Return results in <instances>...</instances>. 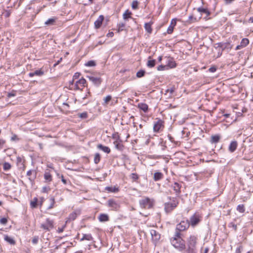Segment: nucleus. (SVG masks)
<instances>
[{
    "mask_svg": "<svg viewBox=\"0 0 253 253\" xmlns=\"http://www.w3.org/2000/svg\"><path fill=\"white\" fill-rule=\"evenodd\" d=\"M98 220L100 222H106L109 220V217L107 214L101 213L98 216Z\"/></svg>",
    "mask_w": 253,
    "mask_h": 253,
    "instance_id": "obj_21",
    "label": "nucleus"
},
{
    "mask_svg": "<svg viewBox=\"0 0 253 253\" xmlns=\"http://www.w3.org/2000/svg\"><path fill=\"white\" fill-rule=\"evenodd\" d=\"M163 126V121L159 120L155 123L153 126V130L154 132H159Z\"/></svg>",
    "mask_w": 253,
    "mask_h": 253,
    "instance_id": "obj_12",
    "label": "nucleus"
},
{
    "mask_svg": "<svg viewBox=\"0 0 253 253\" xmlns=\"http://www.w3.org/2000/svg\"><path fill=\"white\" fill-rule=\"evenodd\" d=\"M38 199L37 197L34 198L30 202V206L32 208H36L38 206Z\"/></svg>",
    "mask_w": 253,
    "mask_h": 253,
    "instance_id": "obj_30",
    "label": "nucleus"
},
{
    "mask_svg": "<svg viewBox=\"0 0 253 253\" xmlns=\"http://www.w3.org/2000/svg\"><path fill=\"white\" fill-rule=\"evenodd\" d=\"M49 201L50 202V204L49 205V206L47 207V210H51L52 209H53L54 207V204H55V199L53 197H51L49 199Z\"/></svg>",
    "mask_w": 253,
    "mask_h": 253,
    "instance_id": "obj_34",
    "label": "nucleus"
},
{
    "mask_svg": "<svg viewBox=\"0 0 253 253\" xmlns=\"http://www.w3.org/2000/svg\"><path fill=\"white\" fill-rule=\"evenodd\" d=\"M96 65L95 62L93 60H90L85 63V66L88 67H93Z\"/></svg>",
    "mask_w": 253,
    "mask_h": 253,
    "instance_id": "obj_44",
    "label": "nucleus"
},
{
    "mask_svg": "<svg viewBox=\"0 0 253 253\" xmlns=\"http://www.w3.org/2000/svg\"><path fill=\"white\" fill-rule=\"evenodd\" d=\"M197 242V238L194 236H190L188 240V246L189 249L193 250Z\"/></svg>",
    "mask_w": 253,
    "mask_h": 253,
    "instance_id": "obj_8",
    "label": "nucleus"
},
{
    "mask_svg": "<svg viewBox=\"0 0 253 253\" xmlns=\"http://www.w3.org/2000/svg\"><path fill=\"white\" fill-rule=\"evenodd\" d=\"M125 23H120L118 24V27L119 28V32L122 31L124 30V28L125 27Z\"/></svg>",
    "mask_w": 253,
    "mask_h": 253,
    "instance_id": "obj_47",
    "label": "nucleus"
},
{
    "mask_svg": "<svg viewBox=\"0 0 253 253\" xmlns=\"http://www.w3.org/2000/svg\"><path fill=\"white\" fill-rule=\"evenodd\" d=\"M93 239L91 234H84L83 237L81 238V241L87 240L91 241Z\"/></svg>",
    "mask_w": 253,
    "mask_h": 253,
    "instance_id": "obj_33",
    "label": "nucleus"
},
{
    "mask_svg": "<svg viewBox=\"0 0 253 253\" xmlns=\"http://www.w3.org/2000/svg\"><path fill=\"white\" fill-rule=\"evenodd\" d=\"M5 141L3 139H0V149H2V146L5 144Z\"/></svg>",
    "mask_w": 253,
    "mask_h": 253,
    "instance_id": "obj_61",
    "label": "nucleus"
},
{
    "mask_svg": "<svg viewBox=\"0 0 253 253\" xmlns=\"http://www.w3.org/2000/svg\"><path fill=\"white\" fill-rule=\"evenodd\" d=\"M97 147L98 149L101 150L105 153H106L107 154H109L110 153V151H111L110 149L107 146H103L101 144H99L97 145Z\"/></svg>",
    "mask_w": 253,
    "mask_h": 253,
    "instance_id": "obj_24",
    "label": "nucleus"
},
{
    "mask_svg": "<svg viewBox=\"0 0 253 253\" xmlns=\"http://www.w3.org/2000/svg\"><path fill=\"white\" fill-rule=\"evenodd\" d=\"M129 176L133 181H136L139 178V176L136 173H131Z\"/></svg>",
    "mask_w": 253,
    "mask_h": 253,
    "instance_id": "obj_41",
    "label": "nucleus"
},
{
    "mask_svg": "<svg viewBox=\"0 0 253 253\" xmlns=\"http://www.w3.org/2000/svg\"><path fill=\"white\" fill-rule=\"evenodd\" d=\"M176 24V19H172L171 21L170 24L167 29V33L169 34H171L173 31L174 27Z\"/></svg>",
    "mask_w": 253,
    "mask_h": 253,
    "instance_id": "obj_14",
    "label": "nucleus"
},
{
    "mask_svg": "<svg viewBox=\"0 0 253 253\" xmlns=\"http://www.w3.org/2000/svg\"><path fill=\"white\" fill-rule=\"evenodd\" d=\"M86 77L96 86H99L102 82V79L100 77L93 76H87Z\"/></svg>",
    "mask_w": 253,
    "mask_h": 253,
    "instance_id": "obj_6",
    "label": "nucleus"
},
{
    "mask_svg": "<svg viewBox=\"0 0 253 253\" xmlns=\"http://www.w3.org/2000/svg\"><path fill=\"white\" fill-rule=\"evenodd\" d=\"M113 138L114 139H117V140L119 139H120V137L119 136L118 133L117 132V133L113 134Z\"/></svg>",
    "mask_w": 253,
    "mask_h": 253,
    "instance_id": "obj_60",
    "label": "nucleus"
},
{
    "mask_svg": "<svg viewBox=\"0 0 253 253\" xmlns=\"http://www.w3.org/2000/svg\"><path fill=\"white\" fill-rule=\"evenodd\" d=\"M236 209L240 213H244L245 211V206L243 204L239 205Z\"/></svg>",
    "mask_w": 253,
    "mask_h": 253,
    "instance_id": "obj_37",
    "label": "nucleus"
},
{
    "mask_svg": "<svg viewBox=\"0 0 253 253\" xmlns=\"http://www.w3.org/2000/svg\"><path fill=\"white\" fill-rule=\"evenodd\" d=\"M103 20L104 16L103 15H100L97 19L94 22V26L96 29H98L100 27Z\"/></svg>",
    "mask_w": 253,
    "mask_h": 253,
    "instance_id": "obj_17",
    "label": "nucleus"
},
{
    "mask_svg": "<svg viewBox=\"0 0 253 253\" xmlns=\"http://www.w3.org/2000/svg\"><path fill=\"white\" fill-rule=\"evenodd\" d=\"M7 219L5 217H3L0 219V223L1 224L5 225L7 223Z\"/></svg>",
    "mask_w": 253,
    "mask_h": 253,
    "instance_id": "obj_54",
    "label": "nucleus"
},
{
    "mask_svg": "<svg viewBox=\"0 0 253 253\" xmlns=\"http://www.w3.org/2000/svg\"><path fill=\"white\" fill-rule=\"evenodd\" d=\"M220 136L219 135H214L211 137V143H217L219 141Z\"/></svg>",
    "mask_w": 253,
    "mask_h": 253,
    "instance_id": "obj_26",
    "label": "nucleus"
},
{
    "mask_svg": "<svg viewBox=\"0 0 253 253\" xmlns=\"http://www.w3.org/2000/svg\"><path fill=\"white\" fill-rule=\"evenodd\" d=\"M181 185L177 182H174V184L172 185V187L174 191H175L177 195H179L181 191Z\"/></svg>",
    "mask_w": 253,
    "mask_h": 253,
    "instance_id": "obj_20",
    "label": "nucleus"
},
{
    "mask_svg": "<svg viewBox=\"0 0 253 253\" xmlns=\"http://www.w3.org/2000/svg\"><path fill=\"white\" fill-rule=\"evenodd\" d=\"M108 205L113 210L117 211L120 208V205L113 199L109 200L108 201Z\"/></svg>",
    "mask_w": 253,
    "mask_h": 253,
    "instance_id": "obj_10",
    "label": "nucleus"
},
{
    "mask_svg": "<svg viewBox=\"0 0 253 253\" xmlns=\"http://www.w3.org/2000/svg\"><path fill=\"white\" fill-rule=\"evenodd\" d=\"M19 139L18 138L17 135L14 134L12 135V136L11 137V141H18Z\"/></svg>",
    "mask_w": 253,
    "mask_h": 253,
    "instance_id": "obj_57",
    "label": "nucleus"
},
{
    "mask_svg": "<svg viewBox=\"0 0 253 253\" xmlns=\"http://www.w3.org/2000/svg\"><path fill=\"white\" fill-rule=\"evenodd\" d=\"M196 18L193 17V16L192 15H190L189 16L188 21L190 22H195V21H196Z\"/></svg>",
    "mask_w": 253,
    "mask_h": 253,
    "instance_id": "obj_56",
    "label": "nucleus"
},
{
    "mask_svg": "<svg viewBox=\"0 0 253 253\" xmlns=\"http://www.w3.org/2000/svg\"><path fill=\"white\" fill-rule=\"evenodd\" d=\"M44 178L46 182H50L52 180V176L48 171H46L44 174Z\"/></svg>",
    "mask_w": 253,
    "mask_h": 253,
    "instance_id": "obj_29",
    "label": "nucleus"
},
{
    "mask_svg": "<svg viewBox=\"0 0 253 253\" xmlns=\"http://www.w3.org/2000/svg\"><path fill=\"white\" fill-rule=\"evenodd\" d=\"M56 20V18H49L45 22L44 24L46 25H53L55 24Z\"/></svg>",
    "mask_w": 253,
    "mask_h": 253,
    "instance_id": "obj_31",
    "label": "nucleus"
},
{
    "mask_svg": "<svg viewBox=\"0 0 253 253\" xmlns=\"http://www.w3.org/2000/svg\"><path fill=\"white\" fill-rule=\"evenodd\" d=\"M212 172H208V171L201 173V177L206 176L207 177L210 176Z\"/></svg>",
    "mask_w": 253,
    "mask_h": 253,
    "instance_id": "obj_53",
    "label": "nucleus"
},
{
    "mask_svg": "<svg viewBox=\"0 0 253 253\" xmlns=\"http://www.w3.org/2000/svg\"><path fill=\"white\" fill-rule=\"evenodd\" d=\"M11 12V10H4L2 14L5 17L7 18L10 15Z\"/></svg>",
    "mask_w": 253,
    "mask_h": 253,
    "instance_id": "obj_46",
    "label": "nucleus"
},
{
    "mask_svg": "<svg viewBox=\"0 0 253 253\" xmlns=\"http://www.w3.org/2000/svg\"><path fill=\"white\" fill-rule=\"evenodd\" d=\"M77 217V213L76 212H72L71 213L68 217V219L70 220H75Z\"/></svg>",
    "mask_w": 253,
    "mask_h": 253,
    "instance_id": "obj_43",
    "label": "nucleus"
},
{
    "mask_svg": "<svg viewBox=\"0 0 253 253\" xmlns=\"http://www.w3.org/2000/svg\"><path fill=\"white\" fill-rule=\"evenodd\" d=\"M49 190H50L49 188L46 187H43L42 188V192L47 193Z\"/></svg>",
    "mask_w": 253,
    "mask_h": 253,
    "instance_id": "obj_58",
    "label": "nucleus"
},
{
    "mask_svg": "<svg viewBox=\"0 0 253 253\" xmlns=\"http://www.w3.org/2000/svg\"><path fill=\"white\" fill-rule=\"evenodd\" d=\"M80 76V73L77 72L73 76V79L74 80L77 79L79 78Z\"/></svg>",
    "mask_w": 253,
    "mask_h": 253,
    "instance_id": "obj_63",
    "label": "nucleus"
},
{
    "mask_svg": "<svg viewBox=\"0 0 253 253\" xmlns=\"http://www.w3.org/2000/svg\"><path fill=\"white\" fill-rule=\"evenodd\" d=\"M166 65L169 69V68H175L176 66V64L172 58L169 57Z\"/></svg>",
    "mask_w": 253,
    "mask_h": 253,
    "instance_id": "obj_13",
    "label": "nucleus"
},
{
    "mask_svg": "<svg viewBox=\"0 0 253 253\" xmlns=\"http://www.w3.org/2000/svg\"><path fill=\"white\" fill-rule=\"evenodd\" d=\"M79 116L82 119H86L87 118V113L86 112H84L79 114Z\"/></svg>",
    "mask_w": 253,
    "mask_h": 253,
    "instance_id": "obj_49",
    "label": "nucleus"
},
{
    "mask_svg": "<svg viewBox=\"0 0 253 253\" xmlns=\"http://www.w3.org/2000/svg\"><path fill=\"white\" fill-rule=\"evenodd\" d=\"M145 74V71L144 70H140L136 73V77L138 78L143 77Z\"/></svg>",
    "mask_w": 253,
    "mask_h": 253,
    "instance_id": "obj_42",
    "label": "nucleus"
},
{
    "mask_svg": "<svg viewBox=\"0 0 253 253\" xmlns=\"http://www.w3.org/2000/svg\"><path fill=\"white\" fill-rule=\"evenodd\" d=\"M160 145H161L162 146V150H165V148H166V146L165 145V143H164L163 141H162L160 143H159Z\"/></svg>",
    "mask_w": 253,
    "mask_h": 253,
    "instance_id": "obj_64",
    "label": "nucleus"
},
{
    "mask_svg": "<svg viewBox=\"0 0 253 253\" xmlns=\"http://www.w3.org/2000/svg\"><path fill=\"white\" fill-rule=\"evenodd\" d=\"M237 146L238 143L236 141H232L229 146V151L231 153L234 152L236 150Z\"/></svg>",
    "mask_w": 253,
    "mask_h": 253,
    "instance_id": "obj_19",
    "label": "nucleus"
},
{
    "mask_svg": "<svg viewBox=\"0 0 253 253\" xmlns=\"http://www.w3.org/2000/svg\"><path fill=\"white\" fill-rule=\"evenodd\" d=\"M86 84V80L84 78H82L79 80L76 81L75 84H74V90H79L80 89V86H85Z\"/></svg>",
    "mask_w": 253,
    "mask_h": 253,
    "instance_id": "obj_7",
    "label": "nucleus"
},
{
    "mask_svg": "<svg viewBox=\"0 0 253 253\" xmlns=\"http://www.w3.org/2000/svg\"><path fill=\"white\" fill-rule=\"evenodd\" d=\"M39 241V237L38 236H35L32 241V242L33 244H37Z\"/></svg>",
    "mask_w": 253,
    "mask_h": 253,
    "instance_id": "obj_55",
    "label": "nucleus"
},
{
    "mask_svg": "<svg viewBox=\"0 0 253 253\" xmlns=\"http://www.w3.org/2000/svg\"><path fill=\"white\" fill-rule=\"evenodd\" d=\"M150 233L153 241L156 244L160 239V234L155 230H151Z\"/></svg>",
    "mask_w": 253,
    "mask_h": 253,
    "instance_id": "obj_11",
    "label": "nucleus"
},
{
    "mask_svg": "<svg viewBox=\"0 0 253 253\" xmlns=\"http://www.w3.org/2000/svg\"><path fill=\"white\" fill-rule=\"evenodd\" d=\"M164 175L161 172H156L154 174L153 179L155 181H159L163 178Z\"/></svg>",
    "mask_w": 253,
    "mask_h": 253,
    "instance_id": "obj_22",
    "label": "nucleus"
},
{
    "mask_svg": "<svg viewBox=\"0 0 253 253\" xmlns=\"http://www.w3.org/2000/svg\"><path fill=\"white\" fill-rule=\"evenodd\" d=\"M200 220L198 215L194 214L190 218L189 220L190 224L192 226H195L197 225L200 222Z\"/></svg>",
    "mask_w": 253,
    "mask_h": 253,
    "instance_id": "obj_9",
    "label": "nucleus"
},
{
    "mask_svg": "<svg viewBox=\"0 0 253 253\" xmlns=\"http://www.w3.org/2000/svg\"><path fill=\"white\" fill-rule=\"evenodd\" d=\"M41 228L46 231H50L53 228V221L47 218L44 223L41 224Z\"/></svg>",
    "mask_w": 253,
    "mask_h": 253,
    "instance_id": "obj_5",
    "label": "nucleus"
},
{
    "mask_svg": "<svg viewBox=\"0 0 253 253\" xmlns=\"http://www.w3.org/2000/svg\"><path fill=\"white\" fill-rule=\"evenodd\" d=\"M100 159H101V157H100V154L98 153H95V154L94 155V163L95 164H98L100 161Z\"/></svg>",
    "mask_w": 253,
    "mask_h": 253,
    "instance_id": "obj_39",
    "label": "nucleus"
},
{
    "mask_svg": "<svg viewBox=\"0 0 253 253\" xmlns=\"http://www.w3.org/2000/svg\"><path fill=\"white\" fill-rule=\"evenodd\" d=\"M217 45V47H220L222 49V50H223L226 47L225 43L223 42H218L216 43Z\"/></svg>",
    "mask_w": 253,
    "mask_h": 253,
    "instance_id": "obj_50",
    "label": "nucleus"
},
{
    "mask_svg": "<svg viewBox=\"0 0 253 253\" xmlns=\"http://www.w3.org/2000/svg\"><path fill=\"white\" fill-rule=\"evenodd\" d=\"M74 84H75V83H74V79H73L72 81L69 82V87L70 89L74 90Z\"/></svg>",
    "mask_w": 253,
    "mask_h": 253,
    "instance_id": "obj_52",
    "label": "nucleus"
},
{
    "mask_svg": "<svg viewBox=\"0 0 253 253\" xmlns=\"http://www.w3.org/2000/svg\"><path fill=\"white\" fill-rule=\"evenodd\" d=\"M137 107L140 110L143 111L144 113H147L148 111V106L147 104L144 103H139L137 105Z\"/></svg>",
    "mask_w": 253,
    "mask_h": 253,
    "instance_id": "obj_18",
    "label": "nucleus"
},
{
    "mask_svg": "<svg viewBox=\"0 0 253 253\" xmlns=\"http://www.w3.org/2000/svg\"><path fill=\"white\" fill-rule=\"evenodd\" d=\"M43 74H44L43 71L42 70V69H40L39 70H37L33 72H30L29 74V76L30 77H33L34 76L41 77V76H43Z\"/></svg>",
    "mask_w": 253,
    "mask_h": 253,
    "instance_id": "obj_15",
    "label": "nucleus"
},
{
    "mask_svg": "<svg viewBox=\"0 0 253 253\" xmlns=\"http://www.w3.org/2000/svg\"><path fill=\"white\" fill-rule=\"evenodd\" d=\"M111 99H112V97L111 95H107L104 99L105 103L108 104V102L111 100Z\"/></svg>",
    "mask_w": 253,
    "mask_h": 253,
    "instance_id": "obj_51",
    "label": "nucleus"
},
{
    "mask_svg": "<svg viewBox=\"0 0 253 253\" xmlns=\"http://www.w3.org/2000/svg\"><path fill=\"white\" fill-rule=\"evenodd\" d=\"M155 64H156V60L154 59L149 60L148 61V62L147 63V66L149 68L154 67L155 66Z\"/></svg>",
    "mask_w": 253,
    "mask_h": 253,
    "instance_id": "obj_38",
    "label": "nucleus"
},
{
    "mask_svg": "<svg viewBox=\"0 0 253 253\" xmlns=\"http://www.w3.org/2000/svg\"><path fill=\"white\" fill-rule=\"evenodd\" d=\"M105 190L109 193H116L119 191V188L115 186H107L105 188Z\"/></svg>",
    "mask_w": 253,
    "mask_h": 253,
    "instance_id": "obj_23",
    "label": "nucleus"
},
{
    "mask_svg": "<svg viewBox=\"0 0 253 253\" xmlns=\"http://www.w3.org/2000/svg\"><path fill=\"white\" fill-rule=\"evenodd\" d=\"M216 68L215 67H211L209 69V72H210L211 73H214L216 71Z\"/></svg>",
    "mask_w": 253,
    "mask_h": 253,
    "instance_id": "obj_59",
    "label": "nucleus"
},
{
    "mask_svg": "<svg viewBox=\"0 0 253 253\" xmlns=\"http://www.w3.org/2000/svg\"><path fill=\"white\" fill-rule=\"evenodd\" d=\"M27 175L29 176V179L31 181H34L36 177L37 172L34 170H29L27 172Z\"/></svg>",
    "mask_w": 253,
    "mask_h": 253,
    "instance_id": "obj_16",
    "label": "nucleus"
},
{
    "mask_svg": "<svg viewBox=\"0 0 253 253\" xmlns=\"http://www.w3.org/2000/svg\"><path fill=\"white\" fill-rule=\"evenodd\" d=\"M11 165L8 162H5L3 164V169L4 171H7L11 169Z\"/></svg>",
    "mask_w": 253,
    "mask_h": 253,
    "instance_id": "obj_40",
    "label": "nucleus"
},
{
    "mask_svg": "<svg viewBox=\"0 0 253 253\" xmlns=\"http://www.w3.org/2000/svg\"><path fill=\"white\" fill-rule=\"evenodd\" d=\"M189 225L190 223L188 219L182 220L179 223L177 224L176 227V232H179L180 233V232L184 231L189 228Z\"/></svg>",
    "mask_w": 253,
    "mask_h": 253,
    "instance_id": "obj_4",
    "label": "nucleus"
},
{
    "mask_svg": "<svg viewBox=\"0 0 253 253\" xmlns=\"http://www.w3.org/2000/svg\"><path fill=\"white\" fill-rule=\"evenodd\" d=\"M114 144L117 149L119 150H122L123 149L124 146L121 142H119L118 140H116L114 142Z\"/></svg>",
    "mask_w": 253,
    "mask_h": 253,
    "instance_id": "obj_28",
    "label": "nucleus"
},
{
    "mask_svg": "<svg viewBox=\"0 0 253 253\" xmlns=\"http://www.w3.org/2000/svg\"><path fill=\"white\" fill-rule=\"evenodd\" d=\"M16 95V93L15 92H11L8 93L7 96L8 97H11L13 96H15Z\"/></svg>",
    "mask_w": 253,
    "mask_h": 253,
    "instance_id": "obj_62",
    "label": "nucleus"
},
{
    "mask_svg": "<svg viewBox=\"0 0 253 253\" xmlns=\"http://www.w3.org/2000/svg\"><path fill=\"white\" fill-rule=\"evenodd\" d=\"M170 201L165 204V210L167 213L170 212L178 204V201L176 198H170Z\"/></svg>",
    "mask_w": 253,
    "mask_h": 253,
    "instance_id": "obj_2",
    "label": "nucleus"
},
{
    "mask_svg": "<svg viewBox=\"0 0 253 253\" xmlns=\"http://www.w3.org/2000/svg\"><path fill=\"white\" fill-rule=\"evenodd\" d=\"M139 204L141 208L149 209L153 207L154 202L152 199L148 197H144L139 201Z\"/></svg>",
    "mask_w": 253,
    "mask_h": 253,
    "instance_id": "obj_3",
    "label": "nucleus"
},
{
    "mask_svg": "<svg viewBox=\"0 0 253 253\" xmlns=\"http://www.w3.org/2000/svg\"><path fill=\"white\" fill-rule=\"evenodd\" d=\"M168 68L167 67V66L166 65H161L157 67V70L158 71H164V70H168Z\"/></svg>",
    "mask_w": 253,
    "mask_h": 253,
    "instance_id": "obj_45",
    "label": "nucleus"
},
{
    "mask_svg": "<svg viewBox=\"0 0 253 253\" xmlns=\"http://www.w3.org/2000/svg\"><path fill=\"white\" fill-rule=\"evenodd\" d=\"M171 245L179 251H182L185 248V241L181 237V233L176 232L174 237L170 240Z\"/></svg>",
    "mask_w": 253,
    "mask_h": 253,
    "instance_id": "obj_1",
    "label": "nucleus"
},
{
    "mask_svg": "<svg viewBox=\"0 0 253 253\" xmlns=\"http://www.w3.org/2000/svg\"><path fill=\"white\" fill-rule=\"evenodd\" d=\"M249 43V40L247 38H244L242 40L240 43L241 45L243 47H246Z\"/></svg>",
    "mask_w": 253,
    "mask_h": 253,
    "instance_id": "obj_36",
    "label": "nucleus"
},
{
    "mask_svg": "<svg viewBox=\"0 0 253 253\" xmlns=\"http://www.w3.org/2000/svg\"><path fill=\"white\" fill-rule=\"evenodd\" d=\"M153 24L152 22H150L149 23H146L144 24V28L147 32L149 34H151L152 32V29L151 28V26Z\"/></svg>",
    "mask_w": 253,
    "mask_h": 253,
    "instance_id": "obj_25",
    "label": "nucleus"
},
{
    "mask_svg": "<svg viewBox=\"0 0 253 253\" xmlns=\"http://www.w3.org/2000/svg\"><path fill=\"white\" fill-rule=\"evenodd\" d=\"M138 3L137 1H136V0L133 1L131 4V7H132V9H137L138 8Z\"/></svg>",
    "mask_w": 253,
    "mask_h": 253,
    "instance_id": "obj_48",
    "label": "nucleus"
},
{
    "mask_svg": "<svg viewBox=\"0 0 253 253\" xmlns=\"http://www.w3.org/2000/svg\"><path fill=\"white\" fill-rule=\"evenodd\" d=\"M197 10L199 12L206 13L207 16H209L211 14V12L207 8L199 7L197 8Z\"/></svg>",
    "mask_w": 253,
    "mask_h": 253,
    "instance_id": "obj_32",
    "label": "nucleus"
},
{
    "mask_svg": "<svg viewBox=\"0 0 253 253\" xmlns=\"http://www.w3.org/2000/svg\"><path fill=\"white\" fill-rule=\"evenodd\" d=\"M131 12L128 10H126L125 12L123 14V18L124 20H127V19L131 17Z\"/></svg>",
    "mask_w": 253,
    "mask_h": 253,
    "instance_id": "obj_35",
    "label": "nucleus"
},
{
    "mask_svg": "<svg viewBox=\"0 0 253 253\" xmlns=\"http://www.w3.org/2000/svg\"><path fill=\"white\" fill-rule=\"evenodd\" d=\"M4 239L5 241L9 243L10 245H15V241L14 240L8 236V235H4Z\"/></svg>",
    "mask_w": 253,
    "mask_h": 253,
    "instance_id": "obj_27",
    "label": "nucleus"
}]
</instances>
